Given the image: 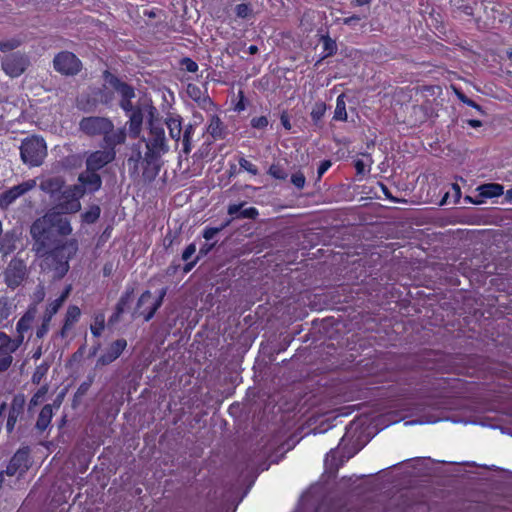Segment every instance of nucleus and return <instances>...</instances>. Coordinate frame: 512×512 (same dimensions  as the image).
Returning a JSON list of instances; mask_svg holds the SVG:
<instances>
[{"label":"nucleus","instance_id":"1","mask_svg":"<svg viewBox=\"0 0 512 512\" xmlns=\"http://www.w3.org/2000/svg\"><path fill=\"white\" fill-rule=\"evenodd\" d=\"M156 109L150 107L149 115V136L145 139L146 151L144 153V177L154 179L160 171L161 156L169 151V145L165 136L164 128L154 120Z\"/></svg>","mask_w":512,"mask_h":512},{"label":"nucleus","instance_id":"2","mask_svg":"<svg viewBox=\"0 0 512 512\" xmlns=\"http://www.w3.org/2000/svg\"><path fill=\"white\" fill-rule=\"evenodd\" d=\"M52 226L61 235H69L72 232L70 221L62 216V213L56 210H50L41 219L36 220L31 226V235L35 240L34 250L38 255H45L47 253L45 247V238L47 227Z\"/></svg>","mask_w":512,"mask_h":512},{"label":"nucleus","instance_id":"3","mask_svg":"<svg viewBox=\"0 0 512 512\" xmlns=\"http://www.w3.org/2000/svg\"><path fill=\"white\" fill-rule=\"evenodd\" d=\"M79 129L90 137L103 136L106 146H117L126 140L125 129H114L113 122L106 117H84L79 123Z\"/></svg>","mask_w":512,"mask_h":512},{"label":"nucleus","instance_id":"4","mask_svg":"<svg viewBox=\"0 0 512 512\" xmlns=\"http://www.w3.org/2000/svg\"><path fill=\"white\" fill-rule=\"evenodd\" d=\"M20 155L25 164L31 167L40 166L47 155L44 139L38 136L24 139L20 146Z\"/></svg>","mask_w":512,"mask_h":512},{"label":"nucleus","instance_id":"5","mask_svg":"<svg viewBox=\"0 0 512 512\" xmlns=\"http://www.w3.org/2000/svg\"><path fill=\"white\" fill-rule=\"evenodd\" d=\"M85 194L82 186H69L62 190L54 199L52 210L62 214L77 213L81 209L80 198Z\"/></svg>","mask_w":512,"mask_h":512},{"label":"nucleus","instance_id":"6","mask_svg":"<svg viewBox=\"0 0 512 512\" xmlns=\"http://www.w3.org/2000/svg\"><path fill=\"white\" fill-rule=\"evenodd\" d=\"M166 292L167 289L162 288L159 292L158 298L153 302L151 301L152 294L150 291H145L144 293H142L137 303L136 313H138V315L140 316H143L145 321H149L150 319H152L156 311L162 305Z\"/></svg>","mask_w":512,"mask_h":512},{"label":"nucleus","instance_id":"7","mask_svg":"<svg viewBox=\"0 0 512 512\" xmlns=\"http://www.w3.org/2000/svg\"><path fill=\"white\" fill-rule=\"evenodd\" d=\"M78 245L76 240L66 241L63 245L54 249L51 254L53 260L57 262L56 270L64 275L68 269V261L75 255L77 252Z\"/></svg>","mask_w":512,"mask_h":512},{"label":"nucleus","instance_id":"8","mask_svg":"<svg viewBox=\"0 0 512 512\" xmlns=\"http://www.w3.org/2000/svg\"><path fill=\"white\" fill-rule=\"evenodd\" d=\"M30 64L29 58L20 53H12L2 59L1 66L6 75L11 78L19 77Z\"/></svg>","mask_w":512,"mask_h":512},{"label":"nucleus","instance_id":"9","mask_svg":"<svg viewBox=\"0 0 512 512\" xmlns=\"http://www.w3.org/2000/svg\"><path fill=\"white\" fill-rule=\"evenodd\" d=\"M53 66L61 74L75 75L81 69V62L73 53L64 51L55 56Z\"/></svg>","mask_w":512,"mask_h":512},{"label":"nucleus","instance_id":"10","mask_svg":"<svg viewBox=\"0 0 512 512\" xmlns=\"http://www.w3.org/2000/svg\"><path fill=\"white\" fill-rule=\"evenodd\" d=\"M36 186V179H29L4 191L0 195V207L6 209L12 203H14L20 196L33 190Z\"/></svg>","mask_w":512,"mask_h":512},{"label":"nucleus","instance_id":"11","mask_svg":"<svg viewBox=\"0 0 512 512\" xmlns=\"http://www.w3.org/2000/svg\"><path fill=\"white\" fill-rule=\"evenodd\" d=\"M116 156L115 146H107L105 150L90 153L86 159V167L89 171H98L111 163Z\"/></svg>","mask_w":512,"mask_h":512},{"label":"nucleus","instance_id":"12","mask_svg":"<svg viewBox=\"0 0 512 512\" xmlns=\"http://www.w3.org/2000/svg\"><path fill=\"white\" fill-rule=\"evenodd\" d=\"M19 347L17 340L0 333V372L7 370L12 363V353Z\"/></svg>","mask_w":512,"mask_h":512},{"label":"nucleus","instance_id":"13","mask_svg":"<svg viewBox=\"0 0 512 512\" xmlns=\"http://www.w3.org/2000/svg\"><path fill=\"white\" fill-rule=\"evenodd\" d=\"M26 276V265L20 259H13L5 271V281L11 288L19 286Z\"/></svg>","mask_w":512,"mask_h":512},{"label":"nucleus","instance_id":"14","mask_svg":"<svg viewBox=\"0 0 512 512\" xmlns=\"http://www.w3.org/2000/svg\"><path fill=\"white\" fill-rule=\"evenodd\" d=\"M113 87L115 91L120 96V107L126 112L129 113L133 110L136 106L132 104V99L135 98V91L134 89L127 85L124 82H121L118 79H115L113 82Z\"/></svg>","mask_w":512,"mask_h":512},{"label":"nucleus","instance_id":"15","mask_svg":"<svg viewBox=\"0 0 512 512\" xmlns=\"http://www.w3.org/2000/svg\"><path fill=\"white\" fill-rule=\"evenodd\" d=\"M187 95L197 103V105L205 110L211 111L214 107V104L207 94L206 89L201 88L196 84H188L186 88Z\"/></svg>","mask_w":512,"mask_h":512},{"label":"nucleus","instance_id":"16","mask_svg":"<svg viewBox=\"0 0 512 512\" xmlns=\"http://www.w3.org/2000/svg\"><path fill=\"white\" fill-rule=\"evenodd\" d=\"M127 347L125 339H117L112 342L106 351L98 358L97 366H105L115 361Z\"/></svg>","mask_w":512,"mask_h":512},{"label":"nucleus","instance_id":"17","mask_svg":"<svg viewBox=\"0 0 512 512\" xmlns=\"http://www.w3.org/2000/svg\"><path fill=\"white\" fill-rule=\"evenodd\" d=\"M29 464V454L26 450H19L15 453V455L10 460L6 474L13 476L17 473L22 474L28 469Z\"/></svg>","mask_w":512,"mask_h":512},{"label":"nucleus","instance_id":"18","mask_svg":"<svg viewBox=\"0 0 512 512\" xmlns=\"http://www.w3.org/2000/svg\"><path fill=\"white\" fill-rule=\"evenodd\" d=\"M78 180L80 182L79 186H82L85 192H95L100 189L102 184L101 177L96 171H89L88 169L79 175Z\"/></svg>","mask_w":512,"mask_h":512},{"label":"nucleus","instance_id":"19","mask_svg":"<svg viewBox=\"0 0 512 512\" xmlns=\"http://www.w3.org/2000/svg\"><path fill=\"white\" fill-rule=\"evenodd\" d=\"M129 116V133L131 137H138L143 123V111L140 106H136L132 111L126 113Z\"/></svg>","mask_w":512,"mask_h":512},{"label":"nucleus","instance_id":"20","mask_svg":"<svg viewBox=\"0 0 512 512\" xmlns=\"http://www.w3.org/2000/svg\"><path fill=\"white\" fill-rule=\"evenodd\" d=\"M64 181L60 177H51L41 181L40 189L54 199L63 189Z\"/></svg>","mask_w":512,"mask_h":512},{"label":"nucleus","instance_id":"21","mask_svg":"<svg viewBox=\"0 0 512 512\" xmlns=\"http://www.w3.org/2000/svg\"><path fill=\"white\" fill-rule=\"evenodd\" d=\"M165 124L169 131V136L171 139L175 140L178 143L181 139L182 135V118L179 115H169L165 119Z\"/></svg>","mask_w":512,"mask_h":512},{"label":"nucleus","instance_id":"22","mask_svg":"<svg viewBox=\"0 0 512 512\" xmlns=\"http://www.w3.org/2000/svg\"><path fill=\"white\" fill-rule=\"evenodd\" d=\"M206 132L214 140L224 139L226 136V127L218 116L212 115L206 128Z\"/></svg>","mask_w":512,"mask_h":512},{"label":"nucleus","instance_id":"23","mask_svg":"<svg viewBox=\"0 0 512 512\" xmlns=\"http://www.w3.org/2000/svg\"><path fill=\"white\" fill-rule=\"evenodd\" d=\"M244 203L232 204L228 207V214L235 218L255 219L258 216V210L254 207L242 209Z\"/></svg>","mask_w":512,"mask_h":512},{"label":"nucleus","instance_id":"24","mask_svg":"<svg viewBox=\"0 0 512 512\" xmlns=\"http://www.w3.org/2000/svg\"><path fill=\"white\" fill-rule=\"evenodd\" d=\"M143 158L144 155H142L140 145H134L132 148V154L127 160L129 169L133 173H138L140 164L142 165V169L144 170Z\"/></svg>","mask_w":512,"mask_h":512},{"label":"nucleus","instance_id":"25","mask_svg":"<svg viewBox=\"0 0 512 512\" xmlns=\"http://www.w3.org/2000/svg\"><path fill=\"white\" fill-rule=\"evenodd\" d=\"M479 195L484 198L498 197L504 193L503 186L496 183L481 185L477 188Z\"/></svg>","mask_w":512,"mask_h":512},{"label":"nucleus","instance_id":"26","mask_svg":"<svg viewBox=\"0 0 512 512\" xmlns=\"http://www.w3.org/2000/svg\"><path fill=\"white\" fill-rule=\"evenodd\" d=\"M53 416V410L51 405H45L38 416L37 422H36V428L40 431H44L50 424L51 419Z\"/></svg>","mask_w":512,"mask_h":512},{"label":"nucleus","instance_id":"27","mask_svg":"<svg viewBox=\"0 0 512 512\" xmlns=\"http://www.w3.org/2000/svg\"><path fill=\"white\" fill-rule=\"evenodd\" d=\"M80 315L81 311L77 306H70L67 309L65 323L61 332L62 336L65 335L66 330L70 329V327L79 320Z\"/></svg>","mask_w":512,"mask_h":512},{"label":"nucleus","instance_id":"28","mask_svg":"<svg viewBox=\"0 0 512 512\" xmlns=\"http://www.w3.org/2000/svg\"><path fill=\"white\" fill-rule=\"evenodd\" d=\"M195 132V125L188 124L185 126L182 137L183 153L188 155L192 151V137Z\"/></svg>","mask_w":512,"mask_h":512},{"label":"nucleus","instance_id":"29","mask_svg":"<svg viewBox=\"0 0 512 512\" xmlns=\"http://www.w3.org/2000/svg\"><path fill=\"white\" fill-rule=\"evenodd\" d=\"M333 118L337 121H346L347 120L346 103H345V95L344 94H340L337 97L336 107H335Z\"/></svg>","mask_w":512,"mask_h":512},{"label":"nucleus","instance_id":"30","mask_svg":"<svg viewBox=\"0 0 512 512\" xmlns=\"http://www.w3.org/2000/svg\"><path fill=\"white\" fill-rule=\"evenodd\" d=\"M131 300V293L126 292L119 300L115 313L111 316L110 322H116L118 321L120 315L124 312L125 307L129 304Z\"/></svg>","mask_w":512,"mask_h":512},{"label":"nucleus","instance_id":"31","mask_svg":"<svg viewBox=\"0 0 512 512\" xmlns=\"http://www.w3.org/2000/svg\"><path fill=\"white\" fill-rule=\"evenodd\" d=\"M100 213V207L97 205H93L81 215L82 221L87 224L95 223L100 217Z\"/></svg>","mask_w":512,"mask_h":512},{"label":"nucleus","instance_id":"32","mask_svg":"<svg viewBox=\"0 0 512 512\" xmlns=\"http://www.w3.org/2000/svg\"><path fill=\"white\" fill-rule=\"evenodd\" d=\"M321 40H322V43H323V55H322V58H326V57L332 56L336 52V50H337L336 42L334 40H332L328 36H322Z\"/></svg>","mask_w":512,"mask_h":512},{"label":"nucleus","instance_id":"33","mask_svg":"<svg viewBox=\"0 0 512 512\" xmlns=\"http://www.w3.org/2000/svg\"><path fill=\"white\" fill-rule=\"evenodd\" d=\"M105 327V316L104 314H98L95 316L93 323L91 324L90 330L95 337H99Z\"/></svg>","mask_w":512,"mask_h":512},{"label":"nucleus","instance_id":"34","mask_svg":"<svg viewBox=\"0 0 512 512\" xmlns=\"http://www.w3.org/2000/svg\"><path fill=\"white\" fill-rule=\"evenodd\" d=\"M63 303L64 302H62V299L57 298L48 305L44 313V317H46V322L52 320L53 316L58 312Z\"/></svg>","mask_w":512,"mask_h":512},{"label":"nucleus","instance_id":"35","mask_svg":"<svg viewBox=\"0 0 512 512\" xmlns=\"http://www.w3.org/2000/svg\"><path fill=\"white\" fill-rule=\"evenodd\" d=\"M326 112V105L323 102H317L312 108L311 118L314 123H318Z\"/></svg>","mask_w":512,"mask_h":512},{"label":"nucleus","instance_id":"36","mask_svg":"<svg viewBox=\"0 0 512 512\" xmlns=\"http://www.w3.org/2000/svg\"><path fill=\"white\" fill-rule=\"evenodd\" d=\"M35 314V309L29 310L17 323V329L19 331L27 330L32 322Z\"/></svg>","mask_w":512,"mask_h":512},{"label":"nucleus","instance_id":"37","mask_svg":"<svg viewBox=\"0 0 512 512\" xmlns=\"http://www.w3.org/2000/svg\"><path fill=\"white\" fill-rule=\"evenodd\" d=\"M235 13L238 18L247 19L252 15V9L249 4H238L235 7Z\"/></svg>","mask_w":512,"mask_h":512},{"label":"nucleus","instance_id":"38","mask_svg":"<svg viewBox=\"0 0 512 512\" xmlns=\"http://www.w3.org/2000/svg\"><path fill=\"white\" fill-rule=\"evenodd\" d=\"M238 163H239L240 168L247 171L248 173H250L252 175L258 174L257 167L252 162L248 161L247 159L242 157L239 159Z\"/></svg>","mask_w":512,"mask_h":512},{"label":"nucleus","instance_id":"39","mask_svg":"<svg viewBox=\"0 0 512 512\" xmlns=\"http://www.w3.org/2000/svg\"><path fill=\"white\" fill-rule=\"evenodd\" d=\"M20 45V41L17 39H9L0 42V51L7 52L17 48Z\"/></svg>","mask_w":512,"mask_h":512},{"label":"nucleus","instance_id":"40","mask_svg":"<svg viewBox=\"0 0 512 512\" xmlns=\"http://www.w3.org/2000/svg\"><path fill=\"white\" fill-rule=\"evenodd\" d=\"M370 163L366 162L364 159H356L354 162L355 169L358 174H365L370 170Z\"/></svg>","mask_w":512,"mask_h":512},{"label":"nucleus","instance_id":"41","mask_svg":"<svg viewBox=\"0 0 512 512\" xmlns=\"http://www.w3.org/2000/svg\"><path fill=\"white\" fill-rule=\"evenodd\" d=\"M291 182L298 189H302L305 186L306 179L302 172H296L292 174Z\"/></svg>","mask_w":512,"mask_h":512},{"label":"nucleus","instance_id":"42","mask_svg":"<svg viewBox=\"0 0 512 512\" xmlns=\"http://www.w3.org/2000/svg\"><path fill=\"white\" fill-rule=\"evenodd\" d=\"M268 123L266 116L254 117L251 120V126L256 129H264L267 127Z\"/></svg>","mask_w":512,"mask_h":512},{"label":"nucleus","instance_id":"43","mask_svg":"<svg viewBox=\"0 0 512 512\" xmlns=\"http://www.w3.org/2000/svg\"><path fill=\"white\" fill-rule=\"evenodd\" d=\"M230 223L228 221L226 224L222 225L219 228H206L203 232V237L206 240H212L225 226H227Z\"/></svg>","mask_w":512,"mask_h":512},{"label":"nucleus","instance_id":"44","mask_svg":"<svg viewBox=\"0 0 512 512\" xmlns=\"http://www.w3.org/2000/svg\"><path fill=\"white\" fill-rule=\"evenodd\" d=\"M269 174L276 179H285L287 174L277 165H272L269 168Z\"/></svg>","mask_w":512,"mask_h":512},{"label":"nucleus","instance_id":"45","mask_svg":"<svg viewBox=\"0 0 512 512\" xmlns=\"http://www.w3.org/2000/svg\"><path fill=\"white\" fill-rule=\"evenodd\" d=\"M50 322L51 321L46 322V317L43 316L42 324L36 331V336L38 338H43L47 334V332L49 331Z\"/></svg>","mask_w":512,"mask_h":512},{"label":"nucleus","instance_id":"46","mask_svg":"<svg viewBox=\"0 0 512 512\" xmlns=\"http://www.w3.org/2000/svg\"><path fill=\"white\" fill-rule=\"evenodd\" d=\"M196 252V246L194 244L188 245L182 253V259L188 261L193 254Z\"/></svg>","mask_w":512,"mask_h":512},{"label":"nucleus","instance_id":"47","mask_svg":"<svg viewBox=\"0 0 512 512\" xmlns=\"http://www.w3.org/2000/svg\"><path fill=\"white\" fill-rule=\"evenodd\" d=\"M46 392H47V389L44 387L39 389L38 392L35 393L34 396L32 397L30 404L37 405L41 401V399L45 396Z\"/></svg>","mask_w":512,"mask_h":512},{"label":"nucleus","instance_id":"48","mask_svg":"<svg viewBox=\"0 0 512 512\" xmlns=\"http://www.w3.org/2000/svg\"><path fill=\"white\" fill-rule=\"evenodd\" d=\"M183 65L185 66V69L188 71V72H192V73H195L197 70H198V65L196 62H194L193 60L189 59V58H185L183 60Z\"/></svg>","mask_w":512,"mask_h":512},{"label":"nucleus","instance_id":"49","mask_svg":"<svg viewBox=\"0 0 512 512\" xmlns=\"http://www.w3.org/2000/svg\"><path fill=\"white\" fill-rule=\"evenodd\" d=\"M458 96H459V99H460L463 103H465V104H467L468 106H471V107H473V108L477 109L478 111L482 112V108H481L477 103H475L473 100H471V99L467 98V97H466L465 95H463V94H459Z\"/></svg>","mask_w":512,"mask_h":512},{"label":"nucleus","instance_id":"50","mask_svg":"<svg viewBox=\"0 0 512 512\" xmlns=\"http://www.w3.org/2000/svg\"><path fill=\"white\" fill-rule=\"evenodd\" d=\"M44 298H45L44 287L40 285L37 287L36 291L34 292V300L36 303H39V302L43 301Z\"/></svg>","mask_w":512,"mask_h":512},{"label":"nucleus","instance_id":"51","mask_svg":"<svg viewBox=\"0 0 512 512\" xmlns=\"http://www.w3.org/2000/svg\"><path fill=\"white\" fill-rule=\"evenodd\" d=\"M331 167V162L328 160L323 161L318 167L317 173L318 177H322V175Z\"/></svg>","mask_w":512,"mask_h":512},{"label":"nucleus","instance_id":"52","mask_svg":"<svg viewBox=\"0 0 512 512\" xmlns=\"http://www.w3.org/2000/svg\"><path fill=\"white\" fill-rule=\"evenodd\" d=\"M280 120H281V124L283 125V127H284L286 130H288V131H289V130H291L292 125H291V123H290V119H289V117H288V115H287V113H286V112H283V113L281 114Z\"/></svg>","mask_w":512,"mask_h":512},{"label":"nucleus","instance_id":"53","mask_svg":"<svg viewBox=\"0 0 512 512\" xmlns=\"http://www.w3.org/2000/svg\"><path fill=\"white\" fill-rule=\"evenodd\" d=\"M336 459V452L331 450L327 455H326V458H325V465L326 466H333L334 465V461Z\"/></svg>","mask_w":512,"mask_h":512},{"label":"nucleus","instance_id":"54","mask_svg":"<svg viewBox=\"0 0 512 512\" xmlns=\"http://www.w3.org/2000/svg\"><path fill=\"white\" fill-rule=\"evenodd\" d=\"M16 422V416L14 415V412H10L8 419H7V429L11 431L15 425Z\"/></svg>","mask_w":512,"mask_h":512},{"label":"nucleus","instance_id":"55","mask_svg":"<svg viewBox=\"0 0 512 512\" xmlns=\"http://www.w3.org/2000/svg\"><path fill=\"white\" fill-rule=\"evenodd\" d=\"M360 20V17L359 16H351V17H347L343 20L344 24L346 25H352L356 22H358Z\"/></svg>","mask_w":512,"mask_h":512},{"label":"nucleus","instance_id":"56","mask_svg":"<svg viewBox=\"0 0 512 512\" xmlns=\"http://www.w3.org/2000/svg\"><path fill=\"white\" fill-rule=\"evenodd\" d=\"M70 291H71V287L70 286L66 287V289L63 291V293L58 298L62 299V302H65V300L67 299V297L70 294Z\"/></svg>","mask_w":512,"mask_h":512},{"label":"nucleus","instance_id":"57","mask_svg":"<svg viewBox=\"0 0 512 512\" xmlns=\"http://www.w3.org/2000/svg\"><path fill=\"white\" fill-rule=\"evenodd\" d=\"M468 124L473 128H478L482 126V122L480 120L475 119L468 120Z\"/></svg>","mask_w":512,"mask_h":512},{"label":"nucleus","instance_id":"58","mask_svg":"<svg viewBox=\"0 0 512 512\" xmlns=\"http://www.w3.org/2000/svg\"><path fill=\"white\" fill-rule=\"evenodd\" d=\"M371 0H353V5L355 6H364L369 5Z\"/></svg>","mask_w":512,"mask_h":512},{"label":"nucleus","instance_id":"59","mask_svg":"<svg viewBox=\"0 0 512 512\" xmlns=\"http://www.w3.org/2000/svg\"><path fill=\"white\" fill-rule=\"evenodd\" d=\"M248 52L251 54V55H254L258 52V47L256 45H250L248 47Z\"/></svg>","mask_w":512,"mask_h":512},{"label":"nucleus","instance_id":"60","mask_svg":"<svg viewBox=\"0 0 512 512\" xmlns=\"http://www.w3.org/2000/svg\"><path fill=\"white\" fill-rule=\"evenodd\" d=\"M505 197L508 201H512V188L506 192Z\"/></svg>","mask_w":512,"mask_h":512},{"label":"nucleus","instance_id":"61","mask_svg":"<svg viewBox=\"0 0 512 512\" xmlns=\"http://www.w3.org/2000/svg\"><path fill=\"white\" fill-rule=\"evenodd\" d=\"M413 111L415 113L423 112V108L421 106H413Z\"/></svg>","mask_w":512,"mask_h":512},{"label":"nucleus","instance_id":"62","mask_svg":"<svg viewBox=\"0 0 512 512\" xmlns=\"http://www.w3.org/2000/svg\"><path fill=\"white\" fill-rule=\"evenodd\" d=\"M454 191H456L457 194H460V187L457 184L453 185Z\"/></svg>","mask_w":512,"mask_h":512},{"label":"nucleus","instance_id":"63","mask_svg":"<svg viewBox=\"0 0 512 512\" xmlns=\"http://www.w3.org/2000/svg\"><path fill=\"white\" fill-rule=\"evenodd\" d=\"M193 265H194V263L188 264L185 270L189 271Z\"/></svg>","mask_w":512,"mask_h":512},{"label":"nucleus","instance_id":"64","mask_svg":"<svg viewBox=\"0 0 512 512\" xmlns=\"http://www.w3.org/2000/svg\"><path fill=\"white\" fill-rule=\"evenodd\" d=\"M414 422L410 421V422H406L405 425H410V424H413Z\"/></svg>","mask_w":512,"mask_h":512}]
</instances>
